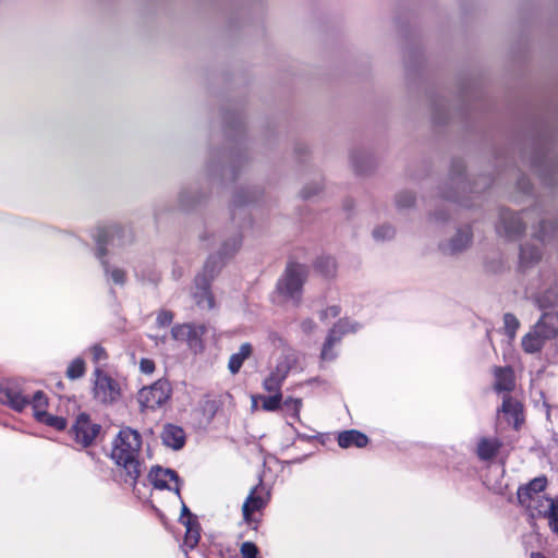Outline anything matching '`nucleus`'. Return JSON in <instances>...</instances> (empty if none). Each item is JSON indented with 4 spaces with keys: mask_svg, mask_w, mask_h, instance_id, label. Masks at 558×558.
<instances>
[{
    "mask_svg": "<svg viewBox=\"0 0 558 558\" xmlns=\"http://www.w3.org/2000/svg\"><path fill=\"white\" fill-rule=\"evenodd\" d=\"M141 434L131 427H123L112 442L110 458L121 468L123 481L135 486L141 476Z\"/></svg>",
    "mask_w": 558,
    "mask_h": 558,
    "instance_id": "nucleus-1",
    "label": "nucleus"
},
{
    "mask_svg": "<svg viewBox=\"0 0 558 558\" xmlns=\"http://www.w3.org/2000/svg\"><path fill=\"white\" fill-rule=\"evenodd\" d=\"M240 245V235H235L230 241L226 242L217 256H210L206 260L202 274L197 275L195 278V284H197L206 295L209 310H211L215 305L214 296L209 289L210 282L221 269L222 257L232 256L239 250Z\"/></svg>",
    "mask_w": 558,
    "mask_h": 558,
    "instance_id": "nucleus-2",
    "label": "nucleus"
},
{
    "mask_svg": "<svg viewBox=\"0 0 558 558\" xmlns=\"http://www.w3.org/2000/svg\"><path fill=\"white\" fill-rule=\"evenodd\" d=\"M307 276L308 269L305 265L290 262L279 278L276 289L279 294L298 305L302 300L303 286L307 280Z\"/></svg>",
    "mask_w": 558,
    "mask_h": 558,
    "instance_id": "nucleus-3",
    "label": "nucleus"
},
{
    "mask_svg": "<svg viewBox=\"0 0 558 558\" xmlns=\"http://www.w3.org/2000/svg\"><path fill=\"white\" fill-rule=\"evenodd\" d=\"M0 403L10 407L14 411L22 412L26 405H32L34 416L38 420L39 412H47L48 405L47 396L38 390L34 393L33 399L29 401L26 397L22 396L19 389L9 384L0 385Z\"/></svg>",
    "mask_w": 558,
    "mask_h": 558,
    "instance_id": "nucleus-4",
    "label": "nucleus"
},
{
    "mask_svg": "<svg viewBox=\"0 0 558 558\" xmlns=\"http://www.w3.org/2000/svg\"><path fill=\"white\" fill-rule=\"evenodd\" d=\"M530 216L531 211L527 210L517 214L509 209H500L496 231L500 236L515 240L524 232Z\"/></svg>",
    "mask_w": 558,
    "mask_h": 558,
    "instance_id": "nucleus-5",
    "label": "nucleus"
},
{
    "mask_svg": "<svg viewBox=\"0 0 558 558\" xmlns=\"http://www.w3.org/2000/svg\"><path fill=\"white\" fill-rule=\"evenodd\" d=\"M101 429V425L95 423L89 414L82 412L75 417L69 433L77 445L88 448L95 442Z\"/></svg>",
    "mask_w": 558,
    "mask_h": 558,
    "instance_id": "nucleus-6",
    "label": "nucleus"
},
{
    "mask_svg": "<svg viewBox=\"0 0 558 558\" xmlns=\"http://www.w3.org/2000/svg\"><path fill=\"white\" fill-rule=\"evenodd\" d=\"M171 395V386L167 379H158L149 387H144L138 392V402L143 409L155 410L160 408Z\"/></svg>",
    "mask_w": 558,
    "mask_h": 558,
    "instance_id": "nucleus-7",
    "label": "nucleus"
},
{
    "mask_svg": "<svg viewBox=\"0 0 558 558\" xmlns=\"http://www.w3.org/2000/svg\"><path fill=\"white\" fill-rule=\"evenodd\" d=\"M269 499L270 494L263 485L262 481L251 489L248 496L246 497L242 506L243 520L250 525L254 524V530L257 529L258 521L254 519L253 513L264 509L267 506Z\"/></svg>",
    "mask_w": 558,
    "mask_h": 558,
    "instance_id": "nucleus-8",
    "label": "nucleus"
},
{
    "mask_svg": "<svg viewBox=\"0 0 558 558\" xmlns=\"http://www.w3.org/2000/svg\"><path fill=\"white\" fill-rule=\"evenodd\" d=\"M94 398L101 403H113L121 395L120 385L100 368L94 372Z\"/></svg>",
    "mask_w": 558,
    "mask_h": 558,
    "instance_id": "nucleus-9",
    "label": "nucleus"
},
{
    "mask_svg": "<svg viewBox=\"0 0 558 558\" xmlns=\"http://www.w3.org/2000/svg\"><path fill=\"white\" fill-rule=\"evenodd\" d=\"M206 332L204 325L178 324L171 328L175 341L186 342L195 353L204 349L202 337Z\"/></svg>",
    "mask_w": 558,
    "mask_h": 558,
    "instance_id": "nucleus-10",
    "label": "nucleus"
},
{
    "mask_svg": "<svg viewBox=\"0 0 558 558\" xmlns=\"http://www.w3.org/2000/svg\"><path fill=\"white\" fill-rule=\"evenodd\" d=\"M357 330V325L350 323L347 318L339 319L332 328L329 330L325 343L322 349V359L323 360H332L335 357V353L332 352V348L336 343H338L342 336L348 332H354Z\"/></svg>",
    "mask_w": 558,
    "mask_h": 558,
    "instance_id": "nucleus-11",
    "label": "nucleus"
},
{
    "mask_svg": "<svg viewBox=\"0 0 558 558\" xmlns=\"http://www.w3.org/2000/svg\"><path fill=\"white\" fill-rule=\"evenodd\" d=\"M124 230L118 226L104 227L97 230V234L95 235V240L97 243V257L102 260V265L108 269V263L104 260V257L107 254L106 245L109 243H113L117 239L118 245L124 244L121 239V234Z\"/></svg>",
    "mask_w": 558,
    "mask_h": 558,
    "instance_id": "nucleus-12",
    "label": "nucleus"
},
{
    "mask_svg": "<svg viewBox=\"0 0 558 558\" xmlns=\"http://www.w3.org/2000/svg\"><path fill=\"white\" fill-rule=\"evenodd\" d=\"M148 480L151 485L157 489H172V487L168 484L169 481L175 483V493L180 496V478L178 473L171 469H163L159 465L153 466L148 473Z\"/></svg>",
    "mask_w": 558,
    "mask_h": 558,
    "instance_id": "nucleus-13",
    "label": "nucleus"
},
{
    "mask_svg": "<svg viewBox=\"0 0 558 558\" xmlns=\"http://www.w3.org/2000/svg\"><path fill=\"white\" fill-rule=\"evenodd\" d=\"M533 327L547 340L555 338L558 335V312H544Z\"/></svg>",
    "mask_w": 558,
    "mask_h": 558,
    "instance_id": "nucleus-14",
    "label": "nucleus"
},
{
    "mask_svg": "<svg viewBox=\"0 0 558 558\" xmlns=\"http://www.w3.org/2000/svg\"><path fill=\"white\" fill-rule=\"evenodd\" d=\"M162 444L173 450H180L185 445V432L182 427L166 424L161 432Z\"/></svg>",
    "mask_w": 558,
    "mask_h": 558,
    "instance_id": "nucleus-15",
    "label": "nucleus"
},
{
    "mask_svg": "<svg viewBox=\"0 0 558 558\" xmlns=\"http://www.w3.org/2000/svg\"><path fill=\"white\" fill-rule=\"evenodd\" d=\"M547 486L546 477H535L525 486L518 489L517 497L520 504H526L530 499L541 498L539 495Z\"/></svg>",
    "mask_w": 558,
    "mask_h": 558,
    "instance_id": "nucleus-16",
    "label": "nucleus"
},
{
    "mask_svg": "<svg viewBox=\"0 0 558 558\" xmlns=\"http://www.w3.org/2000/svg\"><path fill=\"white\" fill-rule=\"evenodd\" d=\"M472 234L469 228L459 230L448 243L442 244L441 251L448 255H454L464 251L471 243Z\"/></svg>",
    "mask_w": 558,
    "mask_h": 558,
    "instance_id": "nucleus-17",
    "label": "nucleus"
},
{
    "mask_svg": "<svg viewBox=\"0 0 558 558\" xmlns=\"http://www.w3.org/2000/svg\"><path fill=\"white\" fill-rule=\"evenodd\" d=\"M533 301L538 310L543 312L553 311L558 304V288L555 282H550L543 292L535 294Z\"/></svg>",
    "mask_w": 558,
    "mask_h": 558,
    "instance_id": "nucleus-18",
    "label": "nucleus"
},
{
    "mask_svg": "<svg viewBox=\"0 0 558 558\" xmlns=\"http://www.w3.org/2000/svg\"><path fill=\"white\" fill-rule=\"evenodd\" d=\"M337 441L339 447L344 449L351 447L364 448L368 445L369 439L364 433L357 429H349L339 433Z\"/></svg>",
    "mask_w": 558,
    "mask_h": 558,
    "instance_id": "nucleus-19",
    "label": "nucleus"
},
{
    "mask_svg": "<svg viewBox=\"0 0 558 558\" xmlns=\"http://www.w3.org/2000/svg\"><path fill=\"white\" fill-rule=\"evenodd\" d=\"M502 441L497 437H482L477 442L476 454L482 461H488L496 457Z\"/></svg>",
    "mask_w": 558,
    "mask_h": 558,
    "instance_id": "nucleus-20",
    "label": "nucleus"
},
{
    "mask_svg": "<svg viewBox=\"0 0 558 558\" xmlns=\"http://www.w3.org/2000/svg\"><path fill=\"white\" fill-rule=\"evenodd\" d=\"M508 423H512L514 428L518 429L522 422V408L521 404L509 396L504 397L501 410Z\"/></svg>",
    "mask_w": 558,
    "mask_h": 558,
    "instance_id": "nucleus-21",
    "label": "nucleus"
},
{
    "mask_svg": "<svg viewBox=\"0 0 558 558\" xmlns=\"http://www.w3.org/2000/svg\"><path fill=\"white\" fill-rule=\"evenodd\" d=\"M546 340L547 339L543 337V335L532 327V329L523 336L521 347L525 353H538L543 349Z\"/></svg>",
    "mask_w": 558,
    "mask_h": 558,
    "instance_id": "nucleus-22",
    "label": "nucleus"
},
{
    "mask_svg": "<svg viewBox=\"0 0 558 558\" xmlns=\"http://www.w3.org/2000/svg\"><path fill=\"white\" fill-rule=\"evenodd\" d=\"M253 352V348L251 343L245 342L240 347L239 352L233 353L230 356L228 368L231 374H238L240 368L242 367L244 361L251 356Z\"/></svg>",
    "mask_w": 558,
    "mask_h": 558,
    "instance_id": "nucleus-23",
    "label": "nucleus"
},
{
    "mask_svg": "<svg viewBox=\"0 0 558 558\" xmlns=\"http://www.w3.org/2000/svg\"><path fill=\"white\" fill-rule=\"evenodd\" d=\"M495 389L497 391H511L514 383H513V373L509 367H497L495 369Z\"/></svg>",
    "mask_w": 558,
    "mask_h": 558,
    "instance_id": "nucleus-24",
    "label": "nucleus"
},
{
    "mask_svg": "<svg viewBox=\"0 0 558 558\" xmlns=\"http://www.w3.org/2000/svg\"><path fill=\"white\" fill-rule=\"evenodd\" d=\"M182 524L185 526L184 542L190 548H194L199 542V523L197 519H183Z\"/></svg>",
    "mask_w": 558,
    "mask_h": 558,
    "instance_id": "nucleus-25",
    "label": "nucleus"
},
{
    "mask_svg": "<svg viewBox=\"0 0 558 558\" xmlns=\"http://www.w3.org/2000/svg\"><path fill=\"white\" fill-rule=\"evenodd\" d=\"M554 501L553 498L541 497L530 499L526 504H521L525 506L530 511L532 517L544 518L547 513V505L549 506Z\"/></svg>",
    "mask_w": 558,
    "mask_h": 558,
    "instance_id": "nucleus-26",
    "label": "nucleus"
},
{
    "mask_svg": "<svg viewBox=\"0 0 558 558\" xmlns=\"http://www.w3.org/2000/svg\"><path fill=\"white\" fill-rule=\"evenodd\" d=\"M257 399L262 400V408L265 411L272 412L277 411L282 402V395L281 393H274L272 396H257L252 398L253 408L256 407Z\"/></svg>",
    "mask_w": 558,
    "mask_h": 558,
    "instance_id": "nucleus-27",
    "label": "nucleus"
},
{
    "mask_svg": "<svg viewBox=\"0 0 558 558\" xmlns=\"http://www.w3.org/2000/svg\"><path fill=\"white\" fill-rule=\"evenodd\" d=\"M541 258V252L538 247L533 245H522L520 248V264L526 267L531 264L538 262Z\"/></svg>",
    "mask_w": 558,
    "mask_h": 558,
    "instance_id": "nucleus-28",
    "label": "nucleus"
},
{
    "mask_svg": "<svg viewBox=\"0 0 558 558\" xmlns=\"http://www.w3.org/2000/svg\"><path fill=\"white\" fill-rule=\"evenodd\" d=\"M315 268L324 277L331 278L336 275L337 264H336L335 258H332L330 256H324L316 260Z\"/></svg>",
    "mask_w": 558,
    "mask_h": 558,
    "instance_id": "nucleus-29",
    "label": "nucleus"
},
{
    "mask_svg": "<svg viewBox=\"0 0 558 558\" xmlns=\"http://www.w3.org/2000/svg\"><path fill=\"white\" fill-rule=\"evenodd\" d=\"M39 416L38 422L53 427L57 430H64L68 426L66 420L63 416L52 415L48 412H39Z\"/></svg>",
    "mask_w": 558,
    "mask_h": 558,
    "instance_id": "nucleus-30",
    "label": "nucleus"
},
{
    "mask_svg": "<svg viewBox=\"0 0 558 558\" xmlns=\"http://www.w3.org/2000/svg\"><path fill=\"white\" fill-rule=\"evenodd\" d=\"M416 194L412 190H402L396 195V206L399 209H408L415 205Z\"/></svg>",
    "mask_w": 558,
    "mask_h": 558,
    "instance_id": "nucleus-31",
    "label": "nucleus"
},
{
    "mask_svg": "<svg viewBox=\"0 0 558 558\" xmlns=\"http://www.w3.org/2000/svg\"><path fill=\"white\" fill-rule=\"evenodd\" d=\"M85 374V362L84 360L77 357L73 360L66 369V377L71 380L78 379L83 377Z\"/></svg>",
    "mask_w": 558,
    "mask_h": 558,
    "instance_id": "nucleus-32",
    "label": "nucleus"
},
{
    "mask_svg": "<svg viewBox=\"0 0 558 558\" xmlns=\"http://www.w3.org/2000/svg\"><path fill=\"white\" fill-rule=\"evenodd\" d=\"M520 327L519 319L511 313L504 315L505 333L512 340L515 337L517 330Z\"/></svg>",
    "mask_w": 558,
    "mask_h": 558,
    "instance_id": "nucleus-33",
    "label": "nucleus"
},
{
    "mask_svg": "<svg viewBox=\"0 0 558 558\" xmlns=\"http://www.w3.org/2000/svg\"><path fill=\"white\" fill-rule=\"evenodd\" d=\"M544 518L548 520L550 530L558 533V499H554L549 506L547 505V513Z\"/></svg>",
    "mask_w": 558,
    "mask_h": 558,
    "instance_id": "nucleus-34",
    "label": "nucleus"
},
{
    "mask_svg": "<svg viewBox=\"0 0 558 558\" xmlns=\"http://www.w3.org/2000/svg\"><path fill=\"white\" fill-rule=\"evenodd\" d=\"M291 367L292 363L290 359L287 356L283 360L279 361L275 369H272L270 373L281 381H284Z\"/></svg>",
    "mask_w": 558,
    "mask_h": 558,
    "instance_id": "nucleus-35",
    "label": "nucleus"
},
{
    "mask_svg": "<svg viewBox=\"0 0 558 558\" xmlns=\"http://www.w3.org/2000/svg\"><path fill=\"white\" fill-rule=\"evenodd\" d=\"M283 381L278 379L271 373L264 379L263 387L268 392L281 393V386Z\"/></svg>",
    "mask_w": 558,
    "mask_h": 558,
    "instance_id": "nucleus-36",
    "label": "nucleus"
},
{
    "mask_svg": "<svg viewBox=\"0 0 558 558\" xmlns=\"http://www.w3.org/2000/svg\"><path fill=\"white\" fill-rule=\"evenodd\" d=\"M393 235H395V229L389 225L377 227L373 231V236L377 241L389 240V239H392Z\"/></svg>",
    "mask_w": 558,
    "mask_h": 558,
    "instance_id": "nucleus-37",
    "label": "nucleus"
},
{
    "mask_svg": "<svg viewBox=\"0 0 558 558\" xmlns=\"http://www.w3.org/2000/svg\"><path fill=\"white\" fill-rule=\"evenodd\" d=\"M240 553L243 558H262L258 547L253 542H244L240 547Z\"/></svg>",
    "mask_w": 558,
    "mask_h": 558,
    "instance_id": "nucleus-38",
    "label": "nucleus"
},
{
    "mask_svg": "<svg viewBox=\"0 0 558 558\" xmlns=\"http://www.w3.org/2000/svg\"><path fill=\"white\" fill-rule=\"evenodd\" d=\"M282 405L287 410V412L291 413L292 416L296 417L299 416L302 407V401L301 399H294L289 397L282 402Z\"/></svg>",
    "mask_w": 558,
    "mask_h": 558,
    "instance_id": "nucleus-39",
    "label": "nucleus"
},
{
    "mask_svg": "<svg viewBox=\"0 0 558 558\" xmlns=\"http://www.w3.org/2000/svg\"><path fill=\"white\" fill-rule=\"evenodd\" d=\"M464 171V166L462 162H457L452 166V174L454 175L452 180L457 182V186L459 190H463L466 187V183L464 180H462V174Z\"/></svg>",
    "mask_w": 558,
    "mask_h": 558,
    "instance_id": "nucleus-40",
    "label": "nucleus"
},
{
    "mask_svg": "<svg viewBox=\"0 0 558 558\" xmlns=\"http://www.w3.org/2000/svg\"><path fill=\"white\" fill-rule=\"evenodd\" d=\"M556 230V226L554 223H546L542 221L539 225V230L534 233V236L541 241H545L549 239L550 234Z\"/></svg>",
    "mask_w": 558,
    "mask_h": 558,
    "instance_id": "nucleus-41",
    "label": "nucleus"
},
{
    "mask_svg": "<svg viewBox=\"0 0 558 558\" xmlns=\"http://www.w3.org/2000/svg\"><path fill=\"white\" fill-rule=\"evenodd\" d=\"M351 161H352V166L354 168V170L360 173V174H364L367 172V169H364L363 167V163H368L369 160L366 156L364 155H352L351 156Z\"/></svg>",
    "mask_w": 558,
    "mask_h": 558,
    "instance_id": "nucleus-42",
    "label": "nucleus"
},
{
    "mask_svg": "<svg viewBox=\"0 0 558 558\" xmlns=\"http://www.w3.org/2000/svg\"><path fill=\"white\" fill-rule=\"evenodd\" d=\"M174 314L171 311L161 310L157 314L156 323L159 327L169 326L173 320Z\"/></svg>",
    "mask_w": 558,
    "mask_h": 558,
    "instance_id": "nucleus-43",
    "label": "nucleus"
},
{
    "mask_svg": "<svg viewBox=\"0 0 558 558\" xmlns=\"http://www.w3.org/2000/svg\"><path fill=\"white\" fill-rule=\"evenodd\" d=\"M94 362H99L107 359L106 350L100 344H95L90 349Z\"/></svg>",
    "mask_w": 558,
    "mask_h": 558,
    "instance_id": "nucleus-44",
    "label": "nucleus"
},
{
    "mask_svg": "<svg viewBox=\"0 0 558 558\" xmlns=\"http://www.w3.org/2000/svg\"><path fill=\"white\" fill-rule=\"evenodd\" d=\"M341 308L339 305H331L327 307L326 310L320 312V319L324 320L327 317H337L340 315Z\"/></svg>",
    "mask_w": 558,
    "mask_h": 558,
    "instance_id": "nucleus-45",
    "label": "nucleus"
},
{
    "mask_svg": "<svg viewBox=\"0 0 558 558\" xmlns=\"http://www.w3.org/2000/svg\"><path fill=\"white\" fill-rule=\"evenodd\" d=\"M140 368L144 374H151L155 371V362L150 359H142Z\"/></svg>",
    "mask_w": 558,
    "mask_h": 558,
    "instance_id": "nucleus-46",
    "label": "nucleus"
},
{
    "mask_svg": "<svg viewBox=\"0 0 558 558\" xmlns=\"http://www.w3.org/2000/svg\"><path fill=\"white\" fill-rule=\"evenodd\" d=\"M194 299L198 306H206L207 308V300L206 295L203 293V290L196 284V291L194 292Z\"/></svg>",
    "mask_w": 558,
    "mask_h": 558,
    "instance_id": "nucleus-47",
    "label": "nucleus"
},
{
    "mask_svg": "<svg viewBox=\"0 0 558 558\" xmlns=\"http://www.w3.org/2000/svg\"><path fill=\"white\" fill-rule=\"evenodd\" d=\"M111 278L117 284H123L125 281V272L122 269L116 268L111 271Z\"/></svg>",
    "mask_w": 558,
    "mask_h": 558,
    "instance_id": "nucleus-48",
    "label": "nucleus"
},
{
    "mask_svg": "<svg viewBox=\"0 0 558 558\" xmlns=\"http://www.w3.org/2000/svg\"><path fill=\"white\" fill-rule=\"evenodd\" d=\"M301 328L305 333H311L316 328V324L313 319L306 318L301 323Z\"/></svg>",
    "mask_w": 558,
    "mask_h": 558,
    "instance_id": "nucleus-49",
    "label": "nucleus"
},
{
    "mask_svg": "<svg viewBox=\"0 0 558 558\" xmlns=\"http://www.w3.org/2000/svg\"><path fill=\"white\" fill-rule=\"evenodd\" d=\"M319 190H320V185H318V184H316L313 190H310V187L306 186L302 190L301 195L304 199H307V198L312 197L313 195L317 194Z\"/></svg>",
    "mask_w": 558,
    "mask_h": 558,
    "instance_id": "nucleus-50",
    "label": "nucleus"
},
{
    "mask_svg": "<svg viewBox=\"0 0 558 558\" xmlns=\"http://www.w3.org/2000/svg\"><path fill=\"white\" fill-rule=\"evenodd\" d=\"M183 519H197L187 508V506L182 502V509H181V515H180V523L182 524Z\"/></svg>",
    "mask_w": 558,
    "mask_h": 558,
    "instance_id": "nucleus-51",
    "label": "nucleus"
},
{
    "mask_svg": "<svg viewBox=\"0 0 558 558\" xmlns=\"http://www.w3.org/2000/svg\"><path fill=\"white\" fill-rule=\"evenodd\" d=\"M218 409L217 402L214 400H208L205 402V411H209L211 415L216 413Z\"/></svg>",
    "mask_w": 558,
    "mask_h": 558,
    "instance_id": "nucleus-52",
    "label": "nucleus"
},
{
    "mask_svg": "<svg viewBox=\"0 0 558 558\" xmlns=\"http://www.w3.org/2000/svg\"><path fill=\"white\" fill-rule=\"evenodd\" d=\"M269 340H270L274 344H276L277 342H278L279 344H283V343H284V340H283L280 336H278L276 332H271V333L269 335Z\"/></svg>",
    "mask_w": 558,
    "mask_h": 558,
    "instance_id": "nucleus-53",
    "label": "nucleus"
},
{
    "mask_svg": "<svg viewBox=\"0 0 558 558\" xmlns=\"http://www.w3.org/2000/svg\"><path fill=\"white\" fill-rule=\"evenodd\" d=\"M446 197L449 198V199H452L454 202H460L463 206H469L468 203H464V202L460 201L458 196L447 195Z\"/></svg>",
    "mask_w": 558,
    "mask_h": 558,
    "instance_id": "nucleus-54",
    "label": "nucleus"
},
{
    "mask_svg": "<svg viewBox=\"0 0 558 558\" xmlns=\"http://www.w3.org/2000/svg\"><path fill=\"white\" fill-rule=\"evenodd\" d=\"M530 558H546V557L539 553H532Z\"/></svg>",
    "mask_w": 558,
    "mask_h": 558,
    "instance_id": "nucleus-55",
    "label": "nucleus"
},
{
    "mask_svg": "<svg viewBox=\"0 0 558 558\" xmlns=\"http://www.w3.org/2000/svg\"><path fill=\"white\" fill-rule=\"evenodd\" d=\"M233 203L234 205H241L243 203H245L244 201L240 199V196H236L234 199H233Z\"/></svg>",
    "mask_w": 558,
    "mask_h": 558,
    "instance_id": "nucleus-56",
    "label": "nucleus"
}]
</instances>
